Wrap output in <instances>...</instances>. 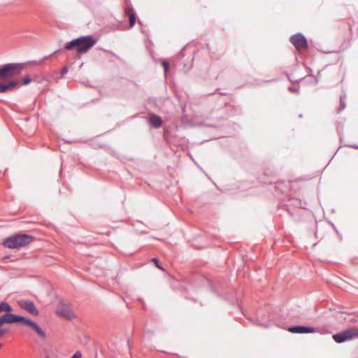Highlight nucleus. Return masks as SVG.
I'll list each match as a JSON object with an SVG mask.
<instances>
[{
	"mask_svg": "<svg viewBox=\"0 0 358 358\" xmlns=\"http://www.w3.org/2000/svg\"><path fill=\"white\" fill-rule=\"evenodd\" d=\"M68 72V68L66 66H64L61 70V74L64 75Z\"/></svg>",
	"mask_w": 358,
	"mask_h": 358,
	"instance_id": "5701e85b",
	"label": "nucleus"
},
{
	"mask_svg": "<svg viewBox=\"0 0 358 358\" xmlns=\"http://www.w3.org/2000/svg\"><path fill=\"white\" fill-rule=\"evenodd\" d=\"M82 354L80 351H77L73 354V355L71 357V358H81Z\"/></svg>",
	"mask_w": 358,
	"mask_h": 358,
	"instance_id": "4be33fe9",
	"label": "nucleus"
},
{
	"mask_svg": "<svg viewBox=\"0 0 358 358\" xmlns=\"http://www.w3.org/2000/svg\"><path fill=\"white\" fill-rule=\"evenodd\" d=\"M32 81V79L30 78L29 76H26L22 79V85H26L29 84Z\"/></svg>",
	"mask_w": 358,
	"mask_h": 358,
	"instance_id": "dca6fc26",
	"label": "nucleus"
},
{
	"mask_svg": "<svg viewBox=\"0 0 358 358\" xmlns=\"http://www.w3.org/2000/svg\"><path fill=\"white\" fill-rule=\"evenodd\" d=\"M350 31H352V26L350 25Z\"/></svg>",
	"mask_w": 358,
	"mask_h": 358,
	"instance_id": "b1692460",
	"label": "nucleus"
},
{
	"mask_svg": "<svg viewBox=\"0 0 358 358\" xmlns=\"http://www.w3.org/2000/svg\"><path fill=\"white\" fill-rule=\"evenodd\" d=\"M12 310V307L7 302H0V314L3 312H11Z\"/></svg>",
	"mask_w": 358,
	"mask_h": 358,
	"instance_id": "4468645a",
	"label": "nucleus"
},
{
	"mask_svg": "<svg viewBox=\"0 0 358 358\" xmlns=\"http://www.w3.org/2000/svg\"><path fill=\"white\" fill-rule=\"evenodd\" d=\"M287 330L293 334H309L316 331L314 327L301 325L290 327L287 329Z\"/></svg>",
	"mask_w": 358,
	"mask_h": 358,
	"instance_id": "6e6552de",
	"label": "nucleus"
},
{
	"mask_svg": "<svg viewBox=\"0 0 358 358\" xmlns=\"http://www.w3.org/2000/svg\"><path fill=\"white\" fill-rule=\"evenodd\" d=\"M289 91L294 93H298L299 90V87L298 86H291L289 88Z\"/></svg>",
	"mask_w": 358,
	"mask_h": 358,
	"instance_id": "412c9836",
	"label": "nucleus"
},
{
	"mask_svg": "<svg viewBox=\"0 0 358 358\" xmlns=\"http://www.w3.org/2000/svg\"><path fill=\"white\" fill-rule=\"evenodd\" d=\"M34 237L24 234H19L6 238L3 241V245L8 248H17L24 247L31 243Z\"/></svg>",
	"mask_w": 358,
	"mask_h": 358,
	"instance_id": "f03ea898",
	"label": "nucleus"
},
{
	"mask_svg": "<svg viewBox=\"0 0 358 358\" xmlns=\"http://www.w3.org/2000/svg\"><path fill=\"white\" fill-rule=\"evenodd\" d=\"M96 42L97 40L90 35L84 36L67 42L65 45V49L68 50H76L79 53H85Z\"/></svg>",
	"mask_w": 358,
	"mask_h": 358,
	"instance_id": "f257e3e1",
	"label": "nucleus"
},
{
	"mask_svg": "<svg viewBox=\"0 0 358 358\" xmlns=\"http://www.w3.org/2000/svg\"><path fill=\"white\" fill-rule=\"evenodd\" d=\"M31 327L41 338H45L46 337L45 332L36 322H34Z\"/></svg>",
	"mask_w": 358,
	"mask_h": 358,
	"instance_id": "ddd939ff",
	"label": "nucleus"
},
{
	"mask_svg": "<svg viewBox=\"0 0 358 358\" xmlns=\"http://www.w3.org/2000/svg\"><path fill=\"white\" fill-rule=\"evenodd\" d=\"M345 96H340L339 108H338V111H337L338 113H340L345 108Z\"/></svg>",
	"mask_w": 358,
	"mask_h": 358,
	"instance_id": "2eb2a0df",
	"label": "nucleus"
},
{
	"mask_svg": "<svg viewBox=\"0 0 358 358\" xmlns=\"http://www.w3.org/2000/svg\"><path fill=\"white\" fill-rule=\"evenodd\" d=\"M162 65L164 67V73L166 74L168 71H169V63L167 61H166V60H162Z\"/></svg>",
	"mask_w": 358,
	"mask_h": 358,
	"instance_id": "f3484780",
	"label": "nucleus"
},
{
	"mask_svg": "<svg viewBox=\"0 0 358 358\" xmlns=\"http://www.w3.org/2000/svg\"><path fill=\"white\" fill-rule=\"evenodd\" d=\"M17 303L21 308L27 310L33 315H38L39 313L34 303L31 301L20 300L17 301Z\"/></svg>",
	"mask_w": 358,
	"mask_h": 358,
	"instance_id": "423d86ee",
	"label": "nucleus"
},
{
	"mask_svg": "<svg viewBox=\"0 0 358 358\" xmlns=\"http://www.w3.org/2000/svg\"><path fill=\"white\" fill-rule=\"evenodd\" d=\"M152 262L155 263V266H156L158 268H159V269H161V270H164V269H163V268L160 266V264H159V262L158 259H157V258H155H155H153V259H152Z\"/></svg>",
	"mask_w": 358,
	"mask_h": 358,
	"instance_id": "aec40b11",
	"label": "nucleus"
},
{
	"mask_svg": "<svg viewBox=\"0 0 358 358\" xmlns=\"http://www.w3.org/2000/svg\"><path fill=\"white\" fill-rule=\"evenodd\" d=\"M46 358H50V357H46Z\"/></svg>",
	"mask_w": 358,
	"mask_h": 358,
	"instance_id": "393cba45",
	"label": "nucleus"
},
{
	"mask_svg": "<svg viewBox=\"0 0 358 358\" xmlns=\"http://www.w3.org/2000/svg\"><path fill=\"white\" fill-rule=\"evenodd\" d=\"M13 323H14V315L10 312L6 313L0 317V324Z\"/></svg>",
	"mask_w": 358,
	"mask_h": 358,
	"instance_id": "f8f14e48",
	"label": "nucleus"
},
{
	"mask_svg": "<svg viewBox=\"0 0 358 358\" xmlns=\"http://www.w3.org/2000/svg\"><path fill=\"white\" fill-rule=\"evenodd\" d=\"M358 338V329L352 327L333 335L334 340L341 343Z\"/></svg>",
	"mask_w": 358,
	"mask_h": 358,
	"instance_id": "20e7f679",
	"label": "nucleus"
},
{
	"mask_svg": "<svg viewBox=\"0 0 358 358\" xmlns=\"http://www.w3.org/2000/svg\"><path fill=\"white\" fill-rule=\"evenodd\" d=\"M124 14L129 18V27L134 26L136 22V14L131 7H127L124 10Z\"/></svg>",
	"mask_w": 358,
	"mask_h": 358,
	"instance_id": "1a4fd4ad",
	"label": "nucleus"
},
{
	"mask_svg": "<svg viewBox=\"0 0 358 358\" xmlns=\"http://www.w3.org/2000/svg\"><path fill=\"white\" fill-rule=\"evenodd\" d=\"M148 121L150 125L155 128H159L162 124V118L155 114L150 115Z\"/></svg>",
	"mask_w": 358,
	"mask_h": 358,
	"instance_id": "9b49d317",
	"label": "nucleus"
},
{
	"mask_svg": "<svg viewBox=\"0 0 358 358\" xmlns=\"http://www.w3.org/2000/svg\"><path fill=\"white\" fill-rule=\"evenodd\" d=\"M25 325H27L29 327H31V325L34 323V322H33L32 320H29V319H27V318H24V322H22Z\"/></svg>",
	"mask_w": 358,
	"mask_h": 358,
	"instance_id": "6ab92c4d",
	"label": "nucleus"
},
{
	"mask_svg": "<svg viewBox=\"0 0 358 358\" xmlns=\"http://www.w3.org/2000/svg\"><path fill=\"white\" fill-rule=\"evenodd\" d=\"M57 313L69 320H71L75 317L74 313L72 311V310L69 306L64 304H61L58 307Z\"/></svg>",
	"mask_w": 358,
	"mask_h": 358,
	"instance_id": "0eeeda50",
	"label": "nucleus"
},
{
	"mask_svg": "<svg viewBox=\"0 0 358 358\" xmlns=\"http://www.w3.org/2000/svg\"><path fill=\"white\" fill-rule=\"evenodd\" d=\"M19 85V83L15 80H12L8 83H0V93H6L8 91L13 90Z\"/></svg>",
	"mask_w": 358,
	"mask_h": 358,
	"instance_id": "9d476101",
	"label": "nucleus"
},
{
	"mask_svg": "<svg viewBox=\"0 0 358 358\" xmlns=\"http://www.w3.org/2000/svg\"><path fill=\"white\" fill-rule=\"evenodd\" d=\"M24 318L25 317L23 316L14 315V323L20 322H23L24 320Z\"/></svg>",
	"mask_w": 358,
	"mask_h": 358,
	"instance_id": "a211bd4d",
	"label": "nucleus"
},
{
	"mask_svg": "<svg viewBox=\"0 0 358 358\" xmlns=\"http://www.w3.org/2000/svg\"><path fill=\"white\" fill-rule=\"evenodd\" d=\"M24 65L20 63H8L0 67V78L8 79L18 76L24 69Z\"/></svg>",
	"mask_w": 358,
	"mask_h": 358,
	"instance_id": "7ed1b4c3",
	"label": "nucleus"
},
{
	"mask_svg": "<svg viewBox=\"0 0 358 358\" xmlns=\"http://www.w3.org/2000/svg\"><path fill=\"white\" fill-rule=\"evenodd\" d=\"M289 41L294 48L299 52L308 48V41L305 36L301 33L292 36Z\"/></svg>",
	"mask_w": 358,
	"mask_h": 358,
	"instance_id": "39448f33",
	"label": "nucleus"
}]
</instances>
